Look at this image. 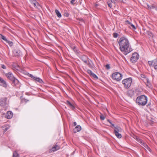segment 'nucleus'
<instances>
[{"label":"nucleus","instance_id":"15","mask_svg":"<svg viewBox=\"0 0 157 157\" xmlns=\"http://www.w3.org/2000/svg\"><path fill=\"white\" fill-rule=\"evenodd\" d=\"M81 130V127L80 125L77 126L73 129V131L75 133L77 132H79Z\"/></svg>","mask_w":157,"mask_h":157},{"label":"nucleus","instance_id":"1","mask_svg":"<svg viewBox=\"0 0 157 157\" xmlns=\"http://www.w3.org/2000/svg\"><path fill=\"white\" fill-rule=\"evenodd\" d=\"M118 43L119 45L120 50L124 55H127L133 50L129 40L125 37H121Z\"/></svg>","mask_w":157,"mask_h":157},{"label":"nucleus","instance_id":"21","mask_svg":"<svg viewBox=\"0 0 157 157\" xmlns=\"http://www.w3.org/2000/svg\"><path fill=\"white\" fill-rule=\"evenodd\" d=\"M82 60L85 63H87V59H88L89 58L86 56H84L81 57Z\"/></svg>","mask_w":157,"mask_h":157},{"label":"nucleus","instance_id":"27","mask_svg":"<svg viewBox=\"0 0 157 157\" xmlns=\"http://www.w3.org/2000/svg\"><path fill=\"white\" fill-rule=\"evenodd\" d=\"M0 37L5 41L6 40L7 41V39H6V37L1 34H0Z\"/></svg>","mask_w":157,"mask_h":157},{"label":"nucleus","instance_id":"14","mask_svg":"<svg viewBox=\"0 0 157 157\" xmlns=\"http://www.w3.org/2000/svg\"><path fill=\"white\" fill-rule=\"evenodd\" d=\"M88 66L91 68H94V65L92 61L90 59H88V61H87V63H86Z\"/></svg>","mask_w":157,"mask_h":157},{"label":"nucleus","instance_id":"37","mask_svg":"<svg viewBox=\"0 0 157 157\" xmlns=\"http://www.w3.org/2000/svg\"><path fill=\"white\" fill-rule=\"evenodd\" d=\"M148 80L149 79L148 78H144L143 80L144 83L145 84V83L147 82Z\"/></svg>","mask_w":157,"mask_h":157},{"label":"nucleus","instance_id":"22","mask_svg":"<svg viewBox=\"0 0 157 157\" xmlns=\"http://www.w3.org/2000/svg\"><path fill=\"white\" fill-rule=\"evenodd\" d=\"M59 148L60 147L59 146L56 145L52 147V151H54L58 150Z\"/></svg>","mask_w":157,"mask_h":157},{"label":"nucleus","instance_id":"6","mask_svg":"<svg viewBox=\"0 0 157 157\" xmlns=\"http://www.w3.org/2000/svg\"><path fill=\"white\" fill-rule=\"evenodd\" d=\"M139 55L137 53L135 52L132 55V56L130 59L131 61L133 63H135L139 59Z\"/></svg>","mask_w":157,"mask_h":157},{"label":"nucleus","instance_id":"3","mask_svg":"<svg viewBox=\"0 0 157 157\" xmlns=\"http://www.w3.org/2000/svg\"><path fill=\"white\" fill-rule=\"evenodd\" d=\"M132 82V79L131 78H129L123 79L122 82L124 87L125 89H128L131 86Z\"/></svg>","mask_w":157,"mask_h":157},{"label":"nucleus","instance_id":"47","mask_svg":"<svg viewBox=\"0 0 157 157\" xmlns=\"http://www.w3.org/2000/svg\"><path fill=\"white\" fill-rule=\"evenodd\" d=\"M29 76L30 77H31L32 78H33V79L34 78V77H34L33 76V75H32L31 74Z\"/></svg>","mask_w":157,"mask_h":157},{"label":"nucleus","instance_id":"24","mask_svg":"<svg viewBox=\"0 0 157 157\" xmlns=\"http://www.w3.org/2000/svg\"><path fill=\"white\" fill-rule=\"evenodd\" d=\"M67 104L72 109H74L75 108L74 106L69 101H67Z\"/></svg>","mask_w":157,"mask_h":157},{"label":"nucleus","instance_id":"31","mask_svg":"<svg viewBox=\"0 0 157 157\" xmlns=\"http://www.w3.org/2000/svg\"><path fill=\"white\" fill-rule=\"evenodd\" d=\"M19 155L17 152L15 151L13 152V157H18Z\"/></svg>","mask_w":157,"mask_h":157},{"label":"nucleus","instance_id":"8","mask_svg":"<svg viewBox=\"0 0 157 157\" xmlns=\"http://www.w3.org/2000/svg\"><path fill=\"white\" fill-rule=\"evenodd\" d=\"M6 98L5 97L1 98L0 100V105L2 106H5L6 104Z\"/></svg>","mask_w":157,"mask_h":157},{"label":"nucleus","instance_id":"49","mask_svg":"<svg viewBox=\"0 0 157 157\" xmlns=\"http://www.w3.org/2000/svg\"><path fill=\"white\" fill-rule=\"evenodd\" d=\"M151 7L152 9H156L155 7L154 6H151Z\"/></svg>","mask_w":157,"mask_h":157},{"label":"nucleus","instance_id":"48","mask_svg":"<svg viewBox=\"0 0 157 157\" xmlns=\"http://www.w3.org/2000/svg\"><path fill=\"white\" fill-rule=\"evenodd\" d=\"M151 105V103H149L148 104L147 106L148 107H150V105Z\"/></svg>","mask_w":157,"mask_h":157},{"label":"nucleus","instance_id":"11","mask_svg":"<svg viewBox=\"0 0 157 157\" xmlns=\"http://www.w3.org/2000/svg\"><path fill=\"white\" fill-rule=\"evenodd\" d=\"M11 81L12 82V84L13 85L15 86H18L19 85V81L15 77L13 79V80H12Z\"/></svg>","mask_w":157,"mask_h":157},{"label":"nucleus","instance_id":"38","mask_svg":"<svg viewBox=\"0 0 157 157\" xmlns=\"http://www.w3.org/2000/svg\"><path fill=\"white\" fill-rule=\"evenodd\" d=\"M73 50L76 53H78V50L75 47H74L73 49Z\"/></svg>","mask_w":157,"mask_h":157},{"label":"nucleus","instance_id":"10","mask_svg":"<svg viewBox=\"0 0 157 157\" xmlns=\"http://www.w3.org/2000/svg\"><path fill=\"white\" fill-rule=\"evenodd\" d=\"M6 75L7 78L10 81L13 80V79L15 78L13 74L11 72H8L6 74Z\"/></svg>","mask_w":157,"mask_h":157},{"label":"nucleus","instance_id":"4","mask_svg":"<svg viewBox=\"0 0 157 157\" xmlns=\"http://www.w3.org/2000/svg\"><path fill=\"white\" fill-rule=\"evenodd\" d=\"M113 127L114 128V133L115 136L117 138L119 139L121 138L122 137V136L120 133L122 131L121 128L118 126H114Z\"/></svg>","mask_w":157,"mask_h":157},{"label":"nucleus","instance_id":"2","mask_svg":"<svg viewBox=\"0 0 157 157\" xmlns=\"http://www.w3.org/2000/svg\"><path fill=\"white\" fill-rule=\"evenodd\" d=\"M147 97L146 96L142 95L137 98L136 103L139 105L144 106L147 104Z\"/></svg>","mask_w":157,"mask_h":157},{"label":"nucleus","instance_id":"42","mask_svg":"<svg viewBox=\"0 0 157 157\" xmlns=\"http://www.w3.org/2000/svg\"><path fill=\"white\" fill-rule=\"evenodd\" d=\"M111 2L115 4L116 3V2L117 1V0H110Z\"/></svg>","mask_w":157,"mask_h":157},{"label":"nucleus","instance_id":"7","mask_svg":"<svg viewBox=\"0 0 157 157\" xmlns=\"http://www.w3.org/2000/svg\"><path fill=\"white\" fill-rule=\"evenodd\" d=\"M148 63L150 67H153L155 70H157V58L152 61H148Z\"/></svg>","mask_w":157,"mask_h":157},{"label":"nucleus","instance_id":"28","mask_svg":"<svg viewBox=\"0 0 157 157\" xmlns=\"http://www.w3.org/2000/svg\"><path fill=\"white\" fill-rule=\"evenodd\" d=\"M90 76H92L95 79H98V77L94 73H93Z\"/></svg>","mask_w":157,"mask_h":157},{"label":"nucleus","instance_id":"46","mask_svg":"<svg viewBox=\"0 0 157 157\" xmlns=\"http://www.w3.org/2000/svg\"><path fill=\"white\" fill-rule=\"evenodd\" d=\"M147 7L149 9H152L151 7V6H150L148 4L147 5Z\"/></svg>","mask_w":157,"mask_h":157},{"label":"nucleus","instance_id":"45","mask_svg":"<svg viewBox=\"0 0 157 157\" xmlns=\"http://www.w3.org/2000/svg\"><path fill=\"white\" fill-rule=\"evenodd\" d=\"M2 67L4 69L6 68V66L3 64L2 65Z\"/></svg>","mask_w":157,"mask_h":157},{"label":"nucleus","instance_id":"39","mask_svg":"<svg viewBox=\"0 0 157 157\" xmlns=\"http://www.w3.org/2000/svg\"><path fill=\"white\" fill-rule=\"evenodd\" d=\"M125 24L127 25H128L130 24L131 22L128 20H126L125 21Z\"/></svg>","mask_w":157,"mask_h":157},{"label":"nucleus","instance_id":"25","mask_svg":"<svg viewBox=\"0 0 157 157\" xmlns=\"http://www.w3.org/2000/svg\"><path fill=\"white\" fill-rule=\"evenodd\" d=\"M55 13L57 15V16L59 17H62V15L59 11L56 9L55 10Z\"/></svg>","mask_w":157,"mask_h":157},{"label":"nucleus","instance_id":"18","mask_svg":"<svg viewBox=\"0 0 157 157\" xmlns=\"http://www.w3.org/2000/svg\"><path fill=\"white\" fill-rule=\"evenodd\" d=\"M10 126L8 125H5L2 126L3 130L5 132L7 131L10 128Z\"/></svg>","mask_w":157,"mask_h":157},{"label":"nucleus","instance_id":"33","mask_svg":"<svg viewBox=\"0 0 157 157\" xmlns=\"http://www.w3.org/2000/svg\"><path fill=\"white\" fill-rule=\"evenodd\" d=\"M146 33L150 36H152L153 35L152 33L150 31H147Z\"/></svg>","mask_w":157,"mask_h":157},{"label":"nucleus","instance_id":"17","mask_svg":"<svg viewBox=\"0 0 157 157\" xmlns=\"http://www.w3.org/2000/svg\"><path fill=\"white\" fill-rule=\"evenodd\" d=\"M13 52L15 56H19L21 53L20 51L17 49H15Z\"/></svg>","mask_w":157,"mask_h":157},{"label":"nucleus","instance_id":"30","mask_svg":"<svg viewBox=\"0 0 157 157\" xmlns=\"http://www.w3.org/2000/svg\"><path fill=\"white\" fill-rule=\"evenodd\" d=\"M77 0H71V4L73 5H74L75 4H77Z\"/></svg>","mask_w":157,"mask_h":157},{"label":"nucleus","instance_id":"5","mask_svg":"<svg viewBox=\"0 0 157 157\" xmlns=\"http://www.w3.org/2000/svg\"><path fill=\"white\" fill-rule=\"evenodd\" d=\"M122 75L119 72H115L113 73L112 75L113 79L116 80L117 81H120L122 78Z\"/></svg>","mask_w":157,"mask_h":157},{"label":"nucleus","instance_id":"16","mask_svg":"<svg viewBox=\"0 0 157 157\" xmlns=\"http://www.w3.org/2000/svg\"><path fill=\"white\" fill-rule=\"evenodd\" d=\"M30 2L33 4L35 7H36L38 5V3L35 0H29Z\"/></svg>","mask_w":157,"mask_h":157},{"label":"nucleus","instance_id":"20","mask_svg":"<svg viewBox=\"0 0 157 157\" xmlns=\"http://www.w3.org/2000/svg\"><path fill=\"white\" fill-rule=\"evenodd\" d=\"M35 81L39 82L40 83H42L43 82L42 80L39 78H37L36 77H34L33 79Z\"/></svg>","mask_w":157,"mask_h":157},{"label":"nucleus","instance_id":"32","mask_svg":"<svg viewBox=\"0 0 157 157\" xmlns=\"http://www.w3.org/2000/svg\"><path fill=\"white\" fill-rule=\"evenodd\" d=\"M107 3L108 4V6L110 8H111L112 7V3L109 0L107 1Z\"/></svg>","mask_w":157,"mask_h":157},{"label":"nucleus","instance_id":"35","mask_svg":"<svg viewBox=\"0 0 157 157\" xmlns=\"http://www.w3.org/2000/svg\"><path fill=\"white\" fill-rule=\"evenodd\" d=\"M87 73L89 74L90 75H91L92 73H93L89 69L87 70Z\"/></svg>","mask_w":157,"mask_h":157},{"label":"nucleus","instance_id":"34","mask_svg":"<svg viewBox=\"0 0 157 157\" xmlns=\"http://www.w3.org/2000/svg\"><path fill=\"white\" fill-rule=\"evenodd\" d=\"M146 85L149 87L151 86V84L150 82L149 79L148 80V81L147 82L145 83Z\"/></svg>","mask_w":157,"mask_h":157},{"label":"nucleus","instance_id":"43","mask_svg":"<svg viewBox=\"0 0 157 157\" xmlns=\"http://www.w3.org/2000/svg\"><path fill=\"white\" fill-rule=\"evenodd\" d=\"M105 67L107 69H110V66L109 64H107L105 65Z\"/></svg>","mask_w":157,"mask_h":157},{"label":"nucleus","instance_id":"9","mask_svg":"<svg viewBox=\"0 0 157 157\" xmlns=\"http://www.w3.org/2000/svg\"><path fill=\"white\" fill-rule=\"evenodd\" d=\"M0 85L5 88L7 87L6 82L1 77H0Z\"/></svg>","mask_w":157,"mask_h":157},{"label":"nucleus","instance_id":"52","mask_svg":"<svg viewBox=\"0 0 157 157\" xmlns=\"http://www.w3.org/2000/svg\"><path fill=\"white\" fill-rule=\"evenodd\" d=\"M117 2H119L121 1V0H117Z\"/></svg>","mask_w":157,"mask_h":157},{"label":"nucleus","instance_id":"13","mask_svg":"<svg viewBox=\"0 0 157 157\" xmlns=\"http://www.w3.org/2000/svg\"><path fill=\"white\" fill-rule=\"evenodd\" d=\"M142 144L143 147L144 148L146 151L147 150L150 152H151V149L146 143L143 142V143H142Z\"/></svg>","mask_w":157,"mask_h":157},{"label":"nucleus","instance_id":"12","mask_svg":"<svg viewBox=\"0 0 157 157\" xmlns=\"http://www.w3.org/2000/svg\"><path fill=\"white\" fill-rule=\"evenodd\" d=\"M13 115L12 112L10 111H8L6 115V117L7 119H10L12 118Z\"/></svg>","mask_w":157,"mask_h":157},{"label":"nucleus","instance_id":"50","mask_svg":"<svg viewBox=\"0 0 157 157\" xmlns=\"http://www.w3.org/2000/svg\"><path fill=\"white\" fill-rule=\"evenodd\" d=\"M77 124V123H76V122H74V123H73V125L74 126H75Z\"/></svg>","mask_w":157,"mask_h":157},{"label":"nucleus","instance_id":"36","mask_svg":"<svg viewBox=\"0 0 157 157\" xmlns=\"http://www.w3.org/2000/svg\"><path fill=\"white\" fill-rule=\"evenodd\" d=\"M100 119L102 120H104L105 119V117L102 114H101V115H100Z\"/></svg>","mask_w":157,"mask_h":157},{"label":"nucleus","instance_id":"23","mask_svg":"<svg viewBox=\"0 0 157 157\" xmlns=\"http://www.w3.org/2000/svg\"><path fill=\"white\" fill-rule=\"evenodd\" d=\"M134 138L136 140L138 141L140 143L142 144L143 143V140L141 139H140L138 137L136 136H134Z\"/></svg>","mask_w":157,"mask_h":157},{"label":"nucleus","instance_id":"44","mask_svg":"<svg viewBox=\"0 0 157 157\" xmlns=\"http://www.w3.org/2000/svg\"><path fill=\"white\" fill-rule=\"evenodd\" d=\"M141 77L142 78H143L144 79V78H146L145 76L143 74L141 75Z\"/></svg>","mask_w":157,"mask_h":157},{"label":"nucleus","instance_id":"40","mask_svg":"<svg viewBox=\"0 0 157 157\" xmlns=\"http://www.w3.org/2000/svg\"><path fill=\"white\" fill-rule=\"evenodd\" d=\"M113 36L114 38H117L118 36V34L117 33H114L113 34Z\"/></svg>","mask_w":157,"mask_h":157},{"label":"nucleus","instance_id":"54","mask_svg":"<svg viewBox=\"0 0 157 157\" xmlns=\"http://www.w3.org/2000/svg\"><path fill=\"white\" fill-rule=\"evenodd\" d=\"M67 17L68 16V15H67Z\"/></svg>","mask_w":157,"mask_h":157},{"label":"nucleus","instance_id":"51","mask_svg":"<svg viewBox=\"0 0 157 157\" xmlns=\"http://www.w3.org/2000/svg\"><path fill=\"white\" fill-rule=\"evenodd\" d=\"M125 1H126L125 0H121V1L122 2H125Z\"/></svg>","mask_w":157,"mask_h":157},{"label":"nucleus","instance_id":"41","mask_svg":"<svg viewBox=\"0 0 157 157\" xmlns=\"http://www.w3.org/2000/svg\"><path fill=\"white\" fill-rule=\"evenodd\" d=\"M110 123V124H111L112 126L113 127L114 126V124L112 123V122H111V121L109 120L108 119L107 120Z\"/></svg>","mask_w":157,"mask_h":157},{"label":"nucleus","instance_id":"29","mask_svg":"<svg viewBox=\"0 0 157 157\" xmlns=\"http://www.w3.org/2000/svg\"><path fill=\"white\" fill-rule=\"evenodd\" d=\"M5 41L7 43H8L9 44V45L10 46H12L13 45V43L12 42H11L10 41H9L7 40V41L6 40Z\"/></svg>","mask_w":157,"mask_h":157},{"label":"nucleus","instance_id":"19","mask_svg":"<svg viewBox=\"0 0 157 157\" xmlns=\"http://www.w3.org/2000/svg\"><path fill=\"white\" fill-rule=\"evenodd\" d=\"M128 96L130 97H132L134 95L133 91L132 90H128L127 93Z\"/></svg>","mask_w":157,"mask_h":157},{"label":"nucleus","instance_id":"26","mask_svg":"<svg viewBox=\"0 0 157 157\" xmlns=\"http://www.w3.org/2000/svg\"><path fill=\"white\" fill-rule=\"evenodd\" d=\"M128 26L131 29H136V28L134 25L130 23L128 25Z\"/></svg>","mask_w":157,"mask_h":157},{"label":"nucleus","instance_id":"53","mask_svg":"<svg viewBox=\"0 0 157 157\" xmlns=\"http://www.w3.org/2000/svg\"><path fill=\"white\" fill-rule=\"evenodd\" d=\"M81 21H83V20L82 19H81Z\"/></svg>","mask_w":157,"mask_h":157}]
</instances>
